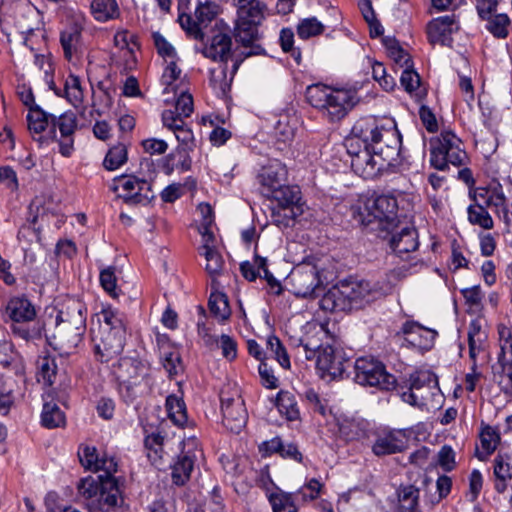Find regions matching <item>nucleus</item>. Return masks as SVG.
Wrapping results in <instances>:
<instances>
[{"label":"nucleus","instance_id":"nucleus-53","mask_svg":"<svg viewBox=\"0 0 512 512\" xmlns=\"http://www.w3.org/2000/svg\"><path fill=\"white\" fill-rule=\"evenodd\" d=\"M323 486V483L318 479H310L295 493L296 500L301 501L302 503H308L317 499L323 489Z\"/></svg>","mask_w":512,"mask_h":512},{"label":"nucleus","instance_id":"nucleus-44","mask_svg":"<svg viewBox=\"0 0 512 512\" xmlns=\"http://www.w3.org/2000/svg\"><path fill=\"white\" fill-rule=\"evenodd\" d=\"M53 114L46 113L38 105L30 107L27 115L28 129L33 133H41L51 125Z\"/></svg>","mask_w":512,"mask_h":512},{"label":"nucleus","instance_id":"nucleus-17","mask_svg":"<svg viewBox=\"0 0 512 512\" xmlns=\"http://www.w3.org/2000/svg\"><path fill=\"white\" fill-rule=\"evenodd\" d=\"M97 471H103V475H99L101 481V499L109 507H114L118 504L119 487L113 474L117 471V462L113 457H102L97 465Z\"/></svg>","mask_w":512,"mask_h":512},{"label":"nucleus","instance_id":"nucleus-60","mask_svg":"<svg viewBox=\"0 0 512 512\" xmlns=\"http://www.w3.org/2000/svg\"><path fill=\"white\" fill-rule=\"evenodd\" d=\"M78 491L83 497H85L87 499H91V498L99 495V498H98L99 503L107 505L101 499V481L99 479H98V481H96L92 477H87V478L82 479L78 484Z\"/></svg>","mask_w":512,"mask_h":512},{"label":"nucleus","instance_id":"nucleus-25","mask_svg":"<svg viewBox=\"0 0 512 512\" xmlns=\"http://www.w3.org/2000/svg\"><path fill=\"white\" fill-rule=\"evenodd\" d=\"M469 359L471 363H485L487 361L488 334L482 328L479 320H472L467 332Z\"/></svg>","mask_w":512,"mask_h":512},{"label":"nucleus","instance_id":"nucleus-30","mask_svg":"<svg viewBox=\"0 0 512 512\" xmlns=\"http://www.w3.org/2000/svg\"><path fill=\"white\" fill-rule=\"evenodd\" d=\"M83 27L78 21L68 23L60 32V44L67 60L78 54L81 47Z\"/></svg>","mask_w":512,"mask_h":512},{"label":"nucleus","instance_id":"nucleus-62","mask_svg":"<svg viewBox=\"0 0 512 512\" xmlns=\"http://www.w3.org/2000/svg\"><path fill=\"white\" fill-rule=\"evenodd\" d=\"M324 26L315 17L302 20L297 26L298 36L302 39H308L320 35Z\"/></svg>","mask_w":512,"mask_h":512},{"label":"nucleus","instance_id":"nucleus-57","mask_svg":"<svg viewBox=\"0 0 512 512\" xmlns=\"http://www.w3.org/2000/svg\"><path fill=\"white\" fill-rule=\"evenodd\" d=\"M267 349L281 367L285 369L290 368L289 356L278 337L272 335L267 338Z\"/></svg>","mask_w":512,"mask_h":512},{"label":"nucleus","instance_id":"nucleus-16","mask_svg":"<svg viewBox=\"0 0 512 512\" xmlns=\"http://www.w3.org/2000/svg\"><path fill=\"white\" fill-rule=\"evenodd\" d=\"M469 197L472 201H478L486 207L495 208L496 213H502V218L506 224L509 223V209L507 198L500 183L494 182L487 187H477L469 191Z\"/></svg>","mask_w":512,"mask_h":512},{"label":"nucleus","instance_id":"nucleus-55","mask_svg":"<svg viewBox=\"0 0 512 512\" xmlns=\"http://www.w3.org/2000/svg\"><path fill=\"white\" fill-rule=\"evenodd\" d=\"M177 59L169 60L162 77V84L165 85L164 93L174 92L177 94V86L174 85V82L179 79L181 74V69L177 66Z\"/></svg>","mask_w":512,"mask_h":512},{"label":"nucleus","instance_id":"nucleus-49","mask_svg":"<svg viewBox=\"0 0 512 512\" xmlns=\"http://www.w3.org/2000/svg\"><path fill=\"white\" fill-rule=\"evenodd\" d=\"M208 306L210 312L220 320H226L231 314L228 298L222 292L211 293Z\"/></svg>","mask_w":512,"mask_h":512},{"label":"nucleus","instance_id":"nucleus-34","mask_svg":"<svg viewBox=\"0 0 512 512\" xmlns=\"http://www.w3.org/2000/svg\"><path fill=\"white\" fill-rule=\"evenodd\" d=\"M196 456L190 452L182 453L171 466V478L175 485H184L191 476Z\"/></svg>","mask_w":512,"mask_h":512},{"label":"nucleus","instance_id":"nucleus-59","mask_svg":"<svg viewBox=\"0 0 512 512\" xmlns=\"http://www.w3.org/2000/svg\"><path fill=\"white\" fill-rule=\"evenodd\" d=\"M200 255L205 257L206 265L205 270L211 276H218L223 268V259L220 253L216 249H207L204 252H200Z\"/></svg>","mask_w":512,"mask_h":512},{"label":"nucleus","instance_id":"nucleus-45","mask_svg":"<svg viewBox=\"0 0 512 512\" xmlns=\"http://www.w3.org/2000/svg\"><path fill=\"white\" fill-rule=\"evenodd\" d=\"M384 45L388 56L394 61L396 65L403 69L413 67V61L410 55L399 45L395 39H384Z\"/></svg>","mask_w":512,"mask_h":512},{"label":"nucleus","instance_id":"nucleus-10","mask_svg":"<svg viewBox=\"0 0 512 512\" xmlns=\"http://www.w3.org/2000/svg\"><path fill=\"white\" fill-rule=\"evenodd\" d=\"M218 13L219 6L215 2L199 0L194 11V16L181 12L178 16V21L189 36L202 41L204 39L202 29L207 27Z\"/></svg>","mask_w":512,"mask_h":512},{"label":"nucleus","instance_id":"nucleus-56","mask_svg":"<svg viewBox=\"0 0 512 512\" xmlns=\"http://www.w3.org/2000/svg\"><path fill=\"white\" fill-rule=\"evenodd\" d=\"M151 37L157 53L165 61L178 59L176 49L160 32H153Z\"/></svg>","mask_w":512,"mask_h":512},{"label":"nucleus","instance_id":"nucleus-21","mask_svg":"<svg viewBox=\"0 0 512 512\" xmlns=\"http://www.w3.org/2000/svg\"><path fill=\"white\" fill-rule=\"evenodd\" d=\"M175 137L179 142V146L176 151L169 154L166 157L167 165L170 166V169L173 170L174 167H180L182 170L187 171L190 169L191 160L188 155L189 151L193 150L194 143V134L189 126H184L182 129L175 133Z\"/></svg>","mask_w":512,"mask_h":512},{"label":"nucleus","instance_id":"nucleus-8","mask_svg":"<svg viewBox=\"0 0 512 512\" xmlns=\"http://www.w3.org/2000/svg\"><path fill=\"white\" fill-rule=\"evenodd\" d=\"M461 140L451 131H444L436 141L431 142V165L444 170L448 164H465L467 154L461 147Z\"/></svg>","mask_w":512,"mask_h":512},{"label":"nucleus","instance_id":"nucleus-11","mask_svg":"<svg viewBox=\"0 0 512 512\" xmlns=\"http://www.w3.org/2000/svg\"><path fill=\"white\" fill-rule=\"evenodd\" d=\"M112 189L129 205H146L155 197L151 183L136 176L116 178Z\"/></svg>","mask_w":512,"mask_h":512},{"label":"nucleus","instance_id":"nucleus-42","mask_svg":"<svg viewBox=\"0 0 512 512\" xmlns=\"http://www.w3.org/2000/svg\"><path fill=\"white\" fill-rule=\"evenodd\" d=\"M300 194L301 192L299 187L283 184L267 197L273 198L279 206H300Z\"/></svg>","mask_w":512,"mask_h":512},{"label":"nucleus","instance_id":"nucleus-46","mask_svg":"<svg viewBox=\"0 0 512 512\" xmlns=\"http://www.w3.org/2000/svg\"><path fill=\"white\" fill-rule=\"evenodd\" d=\"M41 422L46 428H57L64 425L65 416L56 403L46 401L43 405Z\"/></svg>","mask_w":512,"mask_h":512},{"label":"nucleus","instance_id":"nucleus-48","mask_svg":"<svg viewBox=\"0 0 512 512\" xmlns=\"http://www.w3.org/2000/svg\"><path fill=\"white\" fill-rule=\"evenodd\" d=\"M98 322V329H104L106 326L107 328H111V330L126 331L122 314L110 307L102 309V311L98 314Z\"/></svg>","mask_w":512,"mask_h":512},{"label":"nucleus","instance_id":"nucleus-3","mask_svg":"<svg viewBox=\"0 0 512 512\" xmlns=\"http://www.w3.org/2000/svg\"><path fill=\"white\" fill-rule=\"evenodd\" d=\"M326 332L322 326L313 324L307 326L304 337L298 341V347H301L307 360L316 358V366L321 372L322 378L335 380L342 377L345 372V362L342 353L334 349L331 345H322L321 338Z\"/></svg>","mask_w":512,"mask_h":512},{"label":"nucleus","instance_id":"nucleus-61","mask_svg":"<svg viewBox=\"0 0 512 512\" xmlns=\"http://www.w3.org/2000/svg\"><path fill=\"white\" fill-rule=\"evenodd\" d=\"M488 19L487 29L497 38H505L508 35L507 27L510 19L506 14H497L490 16Z\"/></svg>","mask_w":512,"mask_h":512},{"label":"nucleus","instance_id":"nucleus-37","mask_svg":"<svg viewBox=\"0 0 512 512\" xmlns=\"http://www.w3.org/2000/svg\"><path fill=\"white\" fill-rule=\"evenodd\" d=\"M499 441L498 432L491 426H485L480 433L481 450L476 448V457L481 461H486L496 450Z\"/></svg>","mask_w":512,"mask_h":512},{"label":"nucleus","instance_id":"nucleus-2","mask_svg":"<svg viewBox=\"0 0 512 512\" xmlns=\"http://www.w3.org/2000/svg\"><path fill=\"white\" fill-rule=\"evenodd\" d=\"M86 314L87 308L82 300L74 297L64 300L54 330L48 337L50 345L62 353L70 354L83 339Z\"/></svg>","mask_w":512,"mask_h":512},{"label":"nucleus","instance_id":"nucleus-43","mask_svg":"<svg viewBox=\"0 0 512 512\" xmlns=\"http://www.w3.org/2000/svg\"><path fill=\"white\" fill-rule=\"evenodd\" d=\"M276 406L279 413L289 421L299 418V409L294 395L288 391H280L277 395Z\"/></svg>","mask_w":512,"mask_h":512},{"label":"nucleus","instance_id":"nucleus-1","mask_svg":"<svg viewBox=\"0 0 512 512\" xmlns=\"http://www.w3.org/2000/svg\"><path fill=\"white\" fill-rule=\"evenodd\" d=\"M402 139L392 118L366 116L358 119L346 140L352 170L364 179H372L394 165Z\"/></svg>","mask_w":512,"mask_h":512},{"label":"nucleus","instance_id":"nucleus-52","mask_svg":"<svg viewBox=\"0 0 512 512\" xmlns=\"http://www.w3.org/2000/svg\"><path fill=\"white\" fill-rule=\"evenodd\" d=\"M127 161V149L124 144H117L111 147L105 156L103 165L107 170L118 169Z\"/></svg>","mask_w":512,"mask_h":512},{"label":"nucleus","instance_id":"nucleus-47","mask_svg":"<svg viewBox=\"0 0 512 512\" xmlns=\"http://www.w3.org/2000/svg\"><path fill=\"white\" fill-rule=\"evenodd\" d=\"M22 34H31L39 30L42 22L41 15L35 7L28 6L17 21Z\"/></svg>","mask_w":512,"mask_h":512},{"label":"nucleus","instance_id":"nucleus-12","mask_svg":"<svg viewBox=\"0 0 512 512\" xmlns=\"http://www.w3.org/2000/svg\"><path fill=\"white\" fill-rule=\"evenodd\" d=\"M500 353L497 359L498 383L506 394H512V329L498 326Z\"/></svg>","mask_w":512,"mask_h":512},{"label":"nucleus","instance_id":"nucleus-31","mask_svg":"<svg viewBox=\"0 0 512 512\" xmlns=\"http://www.w3.org/2000/svg\"><path fill=\"white\" fill-rule=\"evenodd\" d=\"M512 464L508 456L498 454L493 460V484L496 492L503 494L511 488Z\"/></svg>","mask_w":512,"mask_h":512},{"label":"nucleus","instance_id":"nucleus-22","mask_svg":"<svg viewBox=\"0 0 512 512\" xmlns=\"http://www.w3.org/2000/svg\"><path fill=\"white\" fill-rule=\"evenodd\" d=\"M148 366L142 361L134 358H123L119 361L115 374L121 385L127 389L138 385L147 376Z\"/></svg>","mask_w":512,"mask_h":512},{"label":"nucleus","instance_id":"nucleus-50","mask_svg":"<svg viewBox=\"0 0 512 512\" xmlns=\"http://www.w3.org/2000/svg\"><path fill=\"white\" fill-rule=\"evenodd\" d=\"M64 92L67 100L74 107L79 106L83 102L84 93L78 76L71 74L66 78Z\"/></svg>","mask_w":512,"mask_h":512},{"label":"nucleus","instance_id":"nucleus-14","mask_svg":"<svg viewBox=\"0 0 512 512\" xmlns=\"http://www.w3.org/2000/svg\"><path fill=\"white\" fill-rule=\"evenodd\" d=\"M220 400L224 426L234 433H239L248 418L242 397L237 391L231 394L222 392Z\"/></svg>","mask_w":512,"mask_h":512},{"label":"nucleus","instance_id":"nucleus-4","mask_svg":"<svg viewBox=\"0 0 512 512\" xmlns=\"http://www.w3.org/2000/svg\"><path fill=\"white\" fill-rule=\"evenodd\" d=\"M308 102L331 122L340 121L358 103L357 92L352 89L333 88L323 84L309 86Z\"/></svg>","mask_w":512,"mask_h":512},{"label":"nucleus","instance_id":"nucleus-13","mask_svg":"<svg viewBox=\"0 0 512 512\" xmlns=\"http://www.w3.org/2000/svg\"><path fill=\"white\" fill-rule=\"evenodd\" d=\"M124 330H111V328L92 329V341L94 350L101 362H108L118 356L124 348L125 343Z\"/></svg>","mask_w":512,"mask_h":512},{"label":"nucleus","instance_id":"nucleus-19","mask_svg":"<svg viewBox=\"0 0 512 512\" xmlns=\"http://www.w3.org/2000/svg\"><path fill=\"white\" fill-rule=\"evenodd\" d=\"M261 25L262 23H257L255 20L235 19L233 30L234 37L243 47L250 48L247 56L261 55L264 52V49L256 43L261 37L259 32Z\"/></svg>","mask_w":512,"mask_h":512},{"label":"nucleus","instance_id":"nucleus-36","mask_svg":"<svg viewBox=\"0 0 512 512\" xmlns=\"http://www.w3.org/2000/svg\"><path fill=\"white\" fill-rule=\"evenodd\" d=\"M90 9L94 19L99 22H107L120 16L116 0H93Z\"/></svg>","mask_w":512,"mask_h":512},{"label":"nucleus","instance_id":"nucleus-33","mask_svg":"<svg viewBox=\"0 0 512 512\" xmlns=\"http://www.w3.org/2000/svg\"><path fill=\"white\" fill-rule=\"evenodd\" d=\"M236 7V18L255 20L263 23L266 18L267 5L260 0H233Z\"/></svg>","mask_w":512,"mask_h":512},{"label":"nucleus","instance_id":"nucleus-64","mask_svg":"<svg viewBox=\"0 0 512 512\" xmlns=\"http://www.w3.org/2000/svg\"><path fill=\"white\" fill-rule=\"evenodd\" d=\"M78 457L80 463L85 469L97 471V465H99V456L97 450L92 446H81L78 451Z\"/></svg>","mask_w":512,"mask_h":512},{"label":"nucleus","instance_id":"nucleus-20","mask_svg":"<svg viewBox=\"0 0 512 512\" xmlns=\"http://www.w3.org/2000/svg\"><path fill=\"white\" fill-rule=\"evenodd\" d=\"M25 377L21 369L8 370L0 374V413L6 415L14 402L16 394L21 392Z\"/></svg>","mask_w":512,"mask_h":512},{"label":"nucleus","instance_id":"nucleus-6","mask_svg":"<svg viewBox=\"0 0 512 512\" xmlns=\"http://www.w3.org/2000/svg\"><path fill=\"white\" fill-rule=\"evenodd\" d=\"M4 321L11 322L12 332L24 340L37 339L42 336L44 325L36 320V309L24 296H14L2 309Z\"/></svg>","mask_w":512,"mask_h":512},{"label":"nucleus","instance_id":"nucleus-41","mask_svg":"<svg viewBox=\"0 0 512 512\" xmlns=\"http://www.w3.org/2000/svg\"><path fill=\"white\" fill-rule=\"evenodd\" d=\"M166 409L169 419L179 427H184L188 423L186 405L182 398L176 395H169L166 398Z\"/></svg>","mask_w":512,"mask_h":512},{"label":"nucleus","instance_id":"nucleus-39","mask_svg":"<svg viewBox=\"0 0 512 512\" xmlns=\"http://www.w3.org/2000/svg\"><path fill=\"white\" fill-rule=\"evenodd\" d=\"M301 206H279L272 209L271 220L280 228L291 226L294 220L302 214Z\"/></svg>","mask_w":512,"mask_h":512},{"label":"nucleus","instance_id":"nucleus-26","mask_svg":"<svg viewBox=\"0 0 512 512\" xmlns=\"http://www.w3.org/2000/svg\"><path fill=\"white\" fill-rule=\"evenodd\" d=\"M320 307L325 311H349L354 309L351 290L346 283L330 288L321 298Z\"/></svg>","mask_w":512,"mask_h":512},{"label":"nucleus","instance_id":"nucleus-29","mask_svg":"<svg viewBox=\"0 0 512 512\" xmlns=\"http://www.w3.org/2000/svg\"><path fill=\"white\" fill-rule=\"evenodd\" d=\"M401 332L405 336V341L421 349L431 347L437 335L434 330L428 329L415 321H406L402 325Z\"/></svg>","mask_w":512,"mask_h":512},{"label":"nucleus","instance_id":"nucleus-5","mask_svg":"<svg viewBox=\"0 0 512 512\" xmlns=\"http://www.w3.org/2000/svg\"><path fill=\"white\" fill-rule=\"evenodd\" d=\"M399 394L405 403L421 410L439 408L443 398L437 377L429 370L410 374L404 385L400 386Z\"/></svg>","mask_w":512,"mask_h":512},{"label":"nucleus","instance_id":"nucleus-23","mask_svg":"<svg viewBox=\"0 0 512 512\" xmlns=\"http://www.w3.org/2000/svg\"><path fill=\"white\" fill-rule=\"evenodd\" d=\"M290 280L294 293L304 298L313 296L320 284L316 267L308 265L296 268Z\"/></svg>","mask_w":512,"mask_h":512},{"label":"nucleus","instance_id":"nucleus-28","mask_svg":"<svg viewBox=\"0 0 512 512\" xmlns=\"http://www.w3.org/2000/svg\"><path fill=\"white\" fill-rule=\"evenodd\" d=\"M407 441L402 430L389 431L378 435L372 450L377 456L402 452L407 446Z\"/></svg>","mask_w":512,"mask_h":512},{"label":"nucleus","instance_id":"nucleus-32","mask_svg":"<svg viewBox=\"0 0 512 512\" xmlns=\"http://www.w3.org/2000/svg\"><path fill=\"white\" fill-rule=\"evenodd\" d=\"M232 40L227 33H218L212 37L209 45H206L202 53L206 58L214 61L226 62L231 56Z\"/></svg>","mask_w":512,"mask_h":512},{"label":"nucleus","instance_id":"nucleus-38","mask_svg":"<svg viewBox=\"0 0 512 512\" xmlns=\"http://www.w3.org/2000/svg\"><path fill=\"white\" fill-rule=\"evenodd\" d=\"M351 290V301L354 309L360 308L363 303H368L375 298L377 293L371 286L369 281H359L346 283Z\"/></svg>","mask_w":512,"mask_h":512},{"label":"nucleus","instance_id":"nucleus-63","mask_svg":"<svg viewBox=\"0 0 512 512\" xmlns=\"http://www.w3.org/2000/svg\"><path fill=\"white\" fill-rule=\"evenodd\" d=\"M478 150L485 156L490 157L498 147V139L492 132H481L475 140Z\"/></svg>","mask_w":512,"mask_h":512},{"label":"nucleus","instance_id":"nucleus-27","mask_svg":"<svg viewBox=\"0 0 512 512\" xmlns=\"http://www.w3.org/2000/svg\"><path fill=\"white\" fill-rule=\"evenodd\" d=\"M287 171L279 161H273L263 167L258 179L262 186L264 196L271 195L273 191L280 188L286 181Z\"/></svg>","mask_w":512,"mask_h":512},{"label":"nucleus","instance_id":"nucleus-18","mask_svg":"<svg viewBox=\"0 0 512 512\" xmlns=\"http://www.w3.org/2000/svg\"><path fill=\"white\" fill-rule=\"evenodd\" d=\"M389 245L392 251L401 259H408V255L415 252L419 246L418 233L414 227L407 224L390 229Z\"/></svg>","mask_w":512,"mask_h":512},{"label":"nucleus","instance_id":"nucleus-35","mask_svg":"<svg viewBox=\"0 0 512 512\" xmlns=\"http://www.w3.org/2000/svg\"><path fill=\"white\" fill-rule=\"evenodd\" d=\"M397 496V512H420V490L417 487L413 485L402 486L398 489Z\"/></svg>","mask_w":512,"mask_h":512},{"label":"nucleus","instance_id":"nucleus-40","mask_svg":"<svg viewBox=\"0 0 512 512\" xmlns=\"http://www.w3.org/2000/svg\"><path fill=\"white\" fill-rule=\"evenodd\" d=\"M487 208L484 204H480L478 201H472L467 208L468 221L472 225H477L483 229L490 230L494 226L493 219L488 213Z\"/></svg>","mask_w":512,"mask_h":512},{"label":"nucleus","instance_id":"nucleus-58","mask_svg":"<svg viewBox=\"0 0 512 512\" xmlns=\"http://www.w3.org/2000/svg\"><path fill=\"white\" fill-rule=\"evenodd\" d=\"M178 97L175 102L174 109L171 112H176L178 116L188 118L194 111V103L192 95L186 90L177 91Z\"/></svg>","mask_w":512,"mask_h":512},{"label":"nucleus","instance_id":"nucleus-7","mask_svg":"<svg viewBox=\"0 0 512 512\" xmlns=\"http://www.w3.org/2000/svg\"><path fill=\"white\" fill-rule=\"evenodd\" d=\"M397 200L391 195L367 198L359 216L363 225L376 224V228L389 231L398 227Z\"/></svg>","mask_w":512,"mask_h":512},{"label":"nucleus","instance_id":"nucleus-24","mask_svg":"<svg viewBox=\"0 0 512 512\" xmlns=\"http://www.w3.org/2000/svg\"><path fill=\"white\" fill-rule=\"evenodd\" d=\"M459 26L455 15H445L429 22L427 34L432 44L450 46L452 43V34L458 31Z\"/></svg>","mask_w":512,"mask_h":512},{"label":"nucleus","instance_id":"nucleus-15","mask_svg":"<svg viewBox=\"0 0 512 512\" xmlns=\"http://www.w3.org/2000/svg\"><path fill=\"white\" fill-rule=\"evenodd\" d=\"M77 128V117L74 112L67 111L51 118V133L59 143V152L69 157L74 150V133Z\"/></svg>","mask_w":512,"mask_h":512},{"label":"nucleus","instance_id":"nucleus-9","mask_svg":"<svg viewBox=\"0 0 512 512\" xmlns=\"http://www.w3.org/2000/svg\"><path fill=\"white\" fill-rule=\"evenodd\" d=\"M354 379L363 386H374L384 390L394 388L396 379L387 373L385 366L372 357H360L354 363Z\"/></svg>","mask_w":512,"mask_h":512},{"label":"nucleus","instance_id":"nucleus-51","mask_svg":"<svg viewBox=\"0 0 512 512\" xmlns=\"http://www.w3.org/2000/svg\"><path fill=\"white\" fill-rule=\"evenodd\" d=\"M365 425L363 421L344 418L339 422V433L347 441L358 439L363 435Z\"/></svg>","mask_w":512,"mask_h":512},{"label":"nucleus","instance_id":"nucleus-54","mask_svg":"<svg viewBox=\"0 0 512 512\" xmlns=\"http://www.w3.org/2000/svg\"><path fill=\"white\" fill-rule=\"evenodd\" d=\"M273 512H297L293 494L286 492L272 493L269 497Z\"/></svg>","mask_w":512,"mask_h":512}]
</instances>
